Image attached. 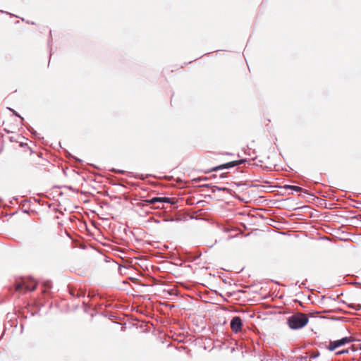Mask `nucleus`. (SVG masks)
<instances>
[{
  "label": "nucleus",
  "mask_w": 361,
  "mask_h": 361,
  "mask_svg": "<svg viewBox=\"0 0 361 361\" xmlns=\"http://www.w3.org/2000/svg\"><path fill=\"white\" fill-rule=\"evenodd\" d=\"M309 322L308 316L301 312H297L287 319V324L290 329L298 330L305 326Z\"/></svg>",
  "instance_id": "1"
},
{
  "label": "nucleus",
  "mask_w": 361,
  "mask_h": 361,
  "mask_svg": "<svg viewBox=\"0 0 361 361\" xmlns=\"http://www.w3.org/2000/svg\"><path fill=\"white\" fill-rule=\"evenodd\" d=\"M37 283L34 279H22L16 284V290L20 292L34 291L37 288Z\"/></svg>",
  "instance_id": "2"
},
{
  "label": "nucleus",
  "mask_w": 361,
  "mask_h": 361,
  "mask_svg": "<svg viewBox=\"0 0 361 361\" xmlns=\"http://www.w3.org/2000/svg\"><path fill=\"white\" fill-rule=\"evenodd\" d=\"M352 341L351 337L345 336L341 339L330 341L329 345L326 346V348L330 351H334L336 348L345 345V344L350 343Z\"/></svg>",
  "instance_id": "3"
},
{
  "label": "nucleus",
  "mask_w": 361,
  "mask_h": 361,
  "mask_svg": "<svg viewBox=\"0 0 361 361\" xmlns=\"http://www.w3.org/2000/svg\"><path fill=\"white\" fill-rule=\"evenodd\" d=\"M231 328L234 333H238L242 329L243 320L240 316H234L231 321Z\"/></svg>",
  "instance_id": "4"
},
{
  "label": "nucleus",
  "mask_w": 361,
  "mask_h": 361,
  "mask_svg": "<svg viewBox=\"0 0 361 361\" xmlns=\"http://www.w3.org/2000/svg\"><path fill=\"white\" fill-rule=\"evenodd\" d=\"M235 166H238V164L236 161H232L225 164H220L219 166H214L209 171H206V173H209L210 171H217L219 170L228 169Z\"/></svg>",
  "instance_id": "5"
},
{
  "label": "nucleus",
  "mask_w": 361,
  "mask_h": 361,
  "mask_svg": "<svg viewBox=\"0 0 361 361\" xmlns=\"http://www.w3.org/2000/svg\"><path fill=\"white\" fill-rule=\"evenodd\" d=\"M279 188H281V189L292 190H293L295 192H304L305 194H308L307 190H305L303 188H302L301 187H299V186H297V185L286 184V185H283L282 186H279Z\"/></svg>",
  "instance_id": "6"
},
{
  "label": "nucleus",
  "mask_w": 361,
  "mask_h": 361,
  "mask_svg": "<svg viewBox=\"0 0 361 361\" xmlns=\"http://www.w3.org/2000/svg\"><path fill=\"white\" fill-rule=\"evenodd\" d=\"M70 294L75 298H84L85 293L82 290L70 289Z\"/></svg>",
  "instance_id": "7"
},
{
  "label": "nucleus",
  "mask_w": 361,
  "mask_h": 361,
  "mask_svg": "<svg viewBox=\"0 0 361 361\" xmlns=\"http://www.w3.org/2000/svg\"><path fill=\"white\" fill-rule=\"evenodd\" d=\"M216 190L218 191H226L227 192H230L231 190L229 188H227L226 187H220L217 185H213L212 186V192H215Z\"/></svg>",
  "instance_id": "8"
},
{
  "label": "nucleus",
  "mask_w": 361,
  "mask_h": 361,
  "mask_svg": "<svg viewBox=\"0 0 361 361\" xmlns=\"http://www.w3.org/2000/svg\"><path fill=\"white\" fill-rule=\"evenodd\" d=\"M161 202V197H154L149 200H146V202L148 204H154L157 202Z\"/></svg>",
  "instance_id": "9"
},
{
  "label": "nucleus",
  "mask_w": 361,
  "mask_h": 361,
  "mask_svg": "<svg viewBox=\"0 0 361 361\" xmlns=\"http://www.w3.org/2000/svg\"><path fill=\"white\" fill-rule=\"evenodd\" d=\"M27 130L31 133L32 137L36 139H41L42 137L39 135L38 133L30 126L27 127Z\"/></svg>",
  "instance_id": "10"
},
{
  "label": "nucleus",
  "mask_w": 361,
  "mask_h": 361,
  "mask_svg": "<svg viewBox=\"0 0 361 361\" xmlns=\"http://www.w3.org/2000/svg\"><path fill=\"white\" fill-rule=\"evenodd\" d=\"M65 152H66V156L67 158L68 159H73L76 162H78V163H81L82 162V160L73 155H72L69 152H68L67 150H65Z\"/></svg>",
  "instance_id": "11"
},
{
  "label": "nucleus",
  "mask_w": 361,
  "mask_h": 361,
  "mask_svg": "<svg viewBox=\"0 0 361 361\" xmlns=\"http://www.w3.org/2000/svg\"><path fill=\"white\" fill-rule=\"evenodd\" d=\"M161 202H166L169 204H174L175 201L173 198L167 197H161Z\"/></svg>",
  "instance_id": "12"
},
{
  "label": "nucleus",
  "mask_w": 361,
  "mask_h": 361,
  "mask_svg": "<svg viewBox=\"0 0 361 361\" xmlns=\"http://www.w3.org/2000/svg\"><path fill=\"white\" fill-rule=\"evenodd\" d=\"M348 307L356 311H359L361 310V304L360 303H351L348 305Z\"/></svg>",
  "instance_id": "13"
},
{
  "label": "nucleus",
  "mask_w": 361,
  "mask_h": 361,
  "mask_svg": "<svg viewBox=\"0 0 361 361\" xmlns=\"http://www.w3.org/2000/svg\"><path fill=\"white\" fill-rule=\"evenodd\" d=\"M7 109H8L10 111H11L13 115L16 116V117L20 118L21 120H23V118L16 111H15L12 108L7 107Z\"/></svg>",
  "instance_id": "14"
},
{
  "label": "nucleus",
  "mask_w": 361,
  "mask_h": 361,
  "mask_svg": "<svg viewBox=\"0 0 361 361\" xmlns=\"http://www.w3.org/2000/svg\"><path fill=\"white\" fill-rule=\"evenodd\" d=\"M348 352H349V350L348 349H344V350H339V351L336 352V355H340L348 353Z\"/></svg>",
  "instance_id": "15"
},
{
  "label": "nucleus",
  "mask_w": 361,
  "mask_h": 361,
  "mask_svg": "<svg viewBox=\"0 0 361 361\" xmlns=\"http://www.w3.org/2000/svg\"><path fill=\"white\" fill-rule=\"evenodd\" d=\"M320 355V353L318 350H317L315 353H314L311 356H310V359H315L317 357H318Z\"/></svg>",
  "instance_id": "16"
},
{
  "label": "nucleus",
  "mask_w": 361,
  "mask_h": 361,
  "mask_svg": "<svg viewBox=\"0 0 361 361\" xmlns=\"http://www.w3.org/2000/svg\"><path fill=\"white\" fill-rule=\"evenodd\" d=\"M247 159H241L239 160H235V161H236V163L238 164V166H239L242 164L247 162Z\"/></svg>",
  "instance_id": "17"
},
{
  "label": "nucleus",
  "mask_w": 361,
  "mask_h": 361,
  "mask_svg": "<svg viewBox=\"0 0 361 361\" xmlns=\"http://www.w3.org/2000/svg\"><path fill=\"white\" fill-rule=\"evenodd\" d=\"M110 171L116 172L117 173H120V174H123L124 172H125L123 170L116 169H114V168L112 169H111Z\"/></svg>",
  "instance_id": "18"
},
{
  "label": "nucleus",
  "mask_w": 361,
  "mask_h": 361,
  "mask_svg": "<svg viewBox=\"0 0 361 361\" xmlns=\"http://www.w3.org/2000/svg\"><path fill=\"white\" fill-rule=\"evenodd\" d=\"M208 179H209V178H208V177H207V176H204V177H199V178H197L195 180H196L197 182H198V181H201V180H207Z\"/></svg>",
  "instance_id": "19"
},
{
  "label": "nucleus",
  "mask_w": 361,
  "mask_h": 361,
  "mask_svg": "<svg viewBox=\"0 0 361 361\" xmlns=\"http://www.w3.org/2000/svg\"><path fill=\"white\" fill-rule=\"evenodd\" d=\"M135 177L136 178H140V179H141V180H144V179H145V177H144V176H143L142 174L137 175V176H135Z\"/></svg>",
  "instance_id": "20"
},
{
  "label": "nucleus",
  "mask_w": 361,
  "mask_h": 361,
  "mask_svg": "<svg viewBox=\"0 0 361 361\" xmlns=\"http://www.w3.org/2000/svg\"><path fill=\"white\" fill-rule=\"evenodd\" d=\"M226 174H227L226 173H222L220 174L219 178H224L226 177Z\"/></svg>",
  "instance_id": "21"
},
{
  "label": "nucleus",
  "mask_w": 361,
  "mask_h": 361,
  "mask_svg": "<svg viewBox=\"0 0 361 361\" xmlns=\"http://www.w3.org/2000/svg\"><path fill=\"white\" fill-rule=\"evenodd\" d=\"M212 185L210 184H203L201 185V187H207V188H212Z\"/></svg>",
  "instance_id": "22"
},
{
  "label": "nucleus",
  "mask_w": 361,
  "mask_h": 361,
  "mask_svg": "<svg viewBox=\"0 0 361 361\" xmlns=\"http://www.w3.org/2000/svg\"><path fill=\"white\" fill-rule=\"evenodd\" d=\"M307 358V356H302L301 357H300V361H305V360H306Z\"/></svg>",
  "instance_id": "23"
},
{
  "label": "nucleus",
  "mask_w": 361,
  "mask_h": 361,
  "mask_svg": "<svg viewBox=\"0 0 361 361\" xmlns=\"http://www.w3.org/2000/svg\"><path fill=\"white\" fill-rule=\"evenodd\" d=\"M235 184L237 186H241V185H245V183H241V182H240V183H235Z\"/></svg>",
  "instance_id": "24"
},
{
  "label": "nucleus",
  "mask_w": 361,
  "mask_h": 361,
  "mask_svg": "<svg viewBox=\"0 0 361 361\" xmlns=\"http://www.w3.org/2000/svg\"><path fill=\"white\" fill-rule=\"evenodd\" d=\"M67 188H68L71 190H73V188L72 186H66Z\"/></svg>",
  "instance_id": "25"
},
{
  "label": "nucleus",
  "mask_w": 361,
  "mask_h": 361,
  "mask_svg": "<svg viewBox=\"0 0 361 361\" xmlns=\"http://www.w3.org/2000/svg\"><path fill=\"white\" fill-rule=\"evenodd\" d=\"M82 305H84L85 307H86V306H87L85 301L82 302Z\"/></svg>",
  "instance_id": "26"
},
{
  "label": "nucleus",
  "mask_w": 361,
  "mask_h": 361,
  "mask_svg": "<svg viewBox=\"0 0 361 361\" xmlns=\"http://www.w3.org/2000/svg\"><path fill=\"white\" fill-rule=\"evenodd\" d=\"M355 284L359 285V286H361V283L355 282Z\"/></svg>",
  "instance_id": "27"
},
{
  "label": "nucleus",
  "mask_w": 361,
  "mask_h": 361,
  "mask_svg": "<svg viewBox=\"0 0 361 361\" xmlns=\"http://www.w3.org/2000/svg\"><path fill=\"white\" fill-rule=\"evenodd\" d=\"M25 145H27V144H26V143H22V144H21V146H22V147H24Z\"/></svg>",
  "instance_id": "28"
},
{
  "label": "nucleus",
  "mask_w": 361,
  "mask_h": 361,
  "mask_svg": "<svg viewBox=\"0 0 361 361\" xmlns=\"http://www.w3.org/2000/svg\"><path fill=\"white\" fill-rule=\"evenodd\" d=\"M87 306H86V307H85V312L88 311V309H87Z\"/></svg>",
  "instance_id": "29"
},
{
  "label": "nucleus",
  "mask_w": 361,
  "mask_h": 361,
  "mask_svg": "<svg viewBox=\"0 0 361 361\" xmlns=\"http://www.w3.org/2000/svg\"><path fill=\"white\" fill-rule=\"evenodd\" d=\"M213 176L214 178H216V175L213 174V176Z\"/></svg>",
  "instance_id": "30"
},
{
  "label": "nucleus",
  "mask_w": 361,
  "mask_h": 361,
  "mask_svg": "<svg viewBox=\"0 0 361 361\" xmlns=\"http://www.w3.org/2000/svg\"><path fill=\"white\" fill-rule=\"evenodd\" d=\"M302 285L305 286V282H302Z\"/></svg>",
  "instance_id": "31"
}]
</instances>
